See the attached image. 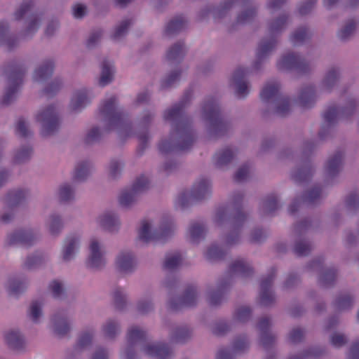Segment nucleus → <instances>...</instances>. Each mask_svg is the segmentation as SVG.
<instances>
[{"instance_id":"f257e3e1","label":"nucleus","mask_w":359,"mask_h":359,"mask_svg":"<svg viewBox=\"0 0 359 359\" xmlns=\"http://www.w3.org/2000/svg\"><path fill=\"white\" fill-rule=\"evenodd\" d=\"M191 99V92L187 91L182 100L164 113V119L172 121V130L168 140H162L158 149L162 154L184 151L193 145L195 137L189 118L184 109Z\"/></svg>"},{"instance_id":"f03ea898","label":"nucleus","mask_w":359,"mask_h":359,"mask_svg":"<svg viewBox=\"0 0 359 359\" xmlns=\"http://www.w3.org/2000/svg\"><path fill=\"white\" fill-rule=\"evenodd\" d=\"M243 196L238 192L232 196L231 201V210L229 212V207H222L217 210L216 222L219 224L223 221L226 220L231 226L237 229L240 228L246 219L245 215L241 209V202Z\"/></svg>"},{"instance_id":"7ed1b4c3","label":"nucleus","mask_w":359,"mask_h":359,"mask_svg":"<svg viewBox=\"0 0 359 359\" xmlns=\"http://www.w3.org/2000/svg\"><path fill=\"white\" fill-rule=\"evenodd\" d=\"M25 72V67L17 62H12L6 68L5 73L8 76V87L1 101L2 105H8L16 98L22 86Z\"/></svg>"},{"instance_id":"20e7f679","label":"nucleus","mask_w":359,"mask_h":359,"mask_svg":"<svg viewBox=\"0 0 359 359\" xmlns=\"http://www.w3.org/2000/svg\"><path fill=\"white\" fill-rule=\"evenodd\" d=\"M287 20L288 16L282 15L269 23V34L270 38L262 39L260 41L256 54L258 60H262L274 49L277 43L276 36L286 27Z\"/></svg>"},{"instance_id":"39448f33","label":"nucleus","mask_w":359,"mask_h":359,"mask_svg":"<svg viewBox=\"0 0 359 359\" xmlns=\"http://www.w3.org/2000/svg\"><path fill=\"white\" fill-rule=\"evenodd\" d=\"M202 112L203 118L210 124V130L217 135H222L229 128V123L222 118L217 101L210 97L205 100Z\"/></svg>"},{"instance_id":"423d86ee","label":"nucleus","mask_w":359,"mask_h":359,"mask_svg":"<svg viewBox=\"0 0 359 359\" xmlns=\"http://www.w3.org/2000/svg\"><path fill=\"white\" fill-rule=\"evenodd\" d=\"M279 90L280 83L278 81L268 82L260 93V98L266 103L275 102L276 113L280 116H285L290 111V99L281 95Z\"/></svg>"},{"instance_id":"0eeeda50","label":"nucleus","mask_w":359,"mask_h":359,"mask_svg":"<svg viewBox=\"0 0 359 359\" xmlns=\"http://www.w3.org/2000/svg\"><path fill=\"white\" fill-rule=\"evenodd\" d=\"M173 231V223L170 219L163 220L160 228L153 232L150 231L149 223L144 219L142 221L141 227L138 231V238L144 243L164 242L172 234Z\"/></svg>"},{"instance_id":"6e6552de","label":"nucleus","mask_w":359,"mask_h":359,"mask_svg":"<svg viewBox=\"0 0 359 359\" xmlns=\"http://www.w3.org/2000/svg\"><path fill=\"white\" fill-rule=\"evenodd\" d=\"M116 102V97L111 96L105 100L99 108L100 114L107 123L108 130L126 126V116L121 110L117 109Z\"/></svg>"},{"instance_id":"1a4fd4ad","label":"nucleus","mask_w":359,"mask_h":359,"mask_svg":"<svg viewBox=\"0 0 359 359\" xmlns=\"http://www.w3.org/2000/svg\"><path fill=\"white\" fill-rule=\"evenodd\" d=\"M211 187L207 178H201L193 186L191 192L183 191L176 198V205L184 208L194 201L205 199L210 196Z\"/></svg>"},{"instance_id":"9d476101","label":"nucleus","mask_w":359,"mask_h":359,"mask_svg":"<svg viewBox=\"0 0 359 359\" xmlns=\"http://www.w3.org/2000/svg\"><path fill=\"white\" fill-rule=\"evenodd\" d=\"M36 121L42 125L41 135L48 136L56 132L60 126V120L53 105L41 109L36 116Z\"/></svg>"},{"instance_id":"9b49d317","label":"nucleus","mask_w":359,"mask_h":359,"mask_svg":"<svg viewBox=\"0 0 359 359\" xmlns=\"http://www.w3.org/2000/svg\"><path fill=\"white\" fill-rule=\"evenodd\" d=\"M149 182L143 175L140 176L133 183L131 189L123 190L118 198L119 203L123 207H128L136 200L139 194L149 188Z\"/></svg>"},{"instance_id":"f8f14e48","label":"nucleus","mask_w":359,"mask_h":359,"mask_svg":"<svg viewBox=\"0 0 359 359\" xmlns=\"http://www.w3.org/2000/svg\"><path fill=\"white\" fill-rule=\"evenodd\" d=\"M277 67L280 70H295L299 74H304L309 71V65L299 55L288 53L280 57L277 62Z\"/></svg>"},{"instance_id":"ddd939ff","label":"nucleus","mask_w":359,"mask_h":359,"mask_svg":"<svg viewBox=\"0 0 359 359\" xmlns=\"http://www.w3.org/2000/svg\"><path fill=\"white\" fill-rule=\"evenodd\" d=\"M27 196V192L25 190L18 189L9 191L3 198V201L6 208L11 212L4 214L1 220L4 223H8L13 217V211L16 207L22 204Z\"/></svg>"},{"instance_id":"4468645a","label":"nucleus","mask_w":359,"mask_h":359,"mask_svg":"<svg viewBox=\"0 0 359 359\" xmlns=\"http://www.w3.org/2000/svg\"><path fill=\"white\" fill-rule=\"evenodd\" d=\"M236 4H242L244 8V11L237 17V24L243 25L251 22L256 15L257 11L249 7V0H226L221 4L219 12L230 9Z\"/></svg>"},{"instance_id":"2eb2a0df","label":"nucleus","mask_w":359,"mask_h":359,"mask_svg":"<svg viewBox=\"0 0 359 359\" xmlns=\"http://www.w3.org/2000/svg\"><path fill=\"white\" fill-rule=\"evenodd\" d=\"M196 299L197 293L195 287L189 285L182 297L170 299L169 309L172 311H177L184 307H190L196 305Z\"/></svg>"},{"instance_id":"dca6fc26","label":"nucleus","mask_w":359,"mask_h":359,"mask_svg":"<svg viewBox=\"0 0 359 359\" xmlns=\"http://www.w3.org/2000/svg\"><path fill=\"white\" fill-rule=\"evenodd\" d=\"M276 272V270L272 269L268 276L261 280L259 302L262 306H271L275 301V297L273 292L271 290V287L275 278Z\"/></svg>"},{"instance_id":"f3484780","label":"nucleus","mask_w":359,"mask_h":359,"mask_svg":"<svg viewBox=\"0 0 359 359\" xmlns=\"http://www.w3.org/2000/svg\"><path fill=\"white\" fill-rule=\"evenodd\" d=\"M147 338L146 332L138 327H132L127 334L128 347L124 351L125 359H135V354L133 346L137 343L144 341Z\"/></svg>"},{"instance_id":"a211bd4d","label":"nucleus","mask_w":359,"mask_h":359,"mask_svg":"<svg viewBox=\"0 0 359 359\" xmlns=\"http://www.w3.org/2000/svg\"><path fill=\"white\" fill-rule=\"evenodd\" d=\"M323 262L321 258L315 259L310 263L309 267L321 271L319 283L323 287H328L334 284L337 278V271L334 269L322 270Z\"/></svg>"},{"instance_id":"6ab92c4d","label":"nucleus","mask_w":359,"mask_h":359,"mask_svg":"<svg viewBox=\"0 0 359 359\" xmlns=\"http://www.w3.org/2000/svg\"><path fill=\"white\" fill-rule=\"evenodd\" d=\"M356 107V103L355 100H352L349 102L348 105L346 107L339 109L336 106H330L323 114V120L325 123L330 126L334 123L339 115L348 116L353 113Z\"/></svg>"},{"instance_id":"aec40b11","label":"nucleus","mask_w":359,"mask_h":359,"mask_svg":"<svg viewBox=\"0 0 359 359\" xmlns=\"http://www.w3.org/2000/svg\"><path fill=\"white\" fill-rule=\"evenodd\" d=\"M87 266L90 269H99L105 264L103 253L100 246L95 239H93L90 244V255L86 262Z\"/></svg>"},{"instance_id":"412c9836","label":"nucleus","mask_w":359,"mask_h":359,"mask_svg":"<svg viewBox=\"0 0 359 359\" xmlns=\"http://www.w3.org/2000/svg\"><path fill=\"white\" fill-rule=\"evenodd\" d=\"M248 73V69L238 67L233 74L232 81L236 85V95L239 98L245 97L249 93L248 84L244 80Z\"/></svg>"},{"instance_id":"4be33fe9","label":"nucleus","mask_w":359,"mask_h":359,"mask_svg":"<svg viewBox=\"0 0 359 359\" xmlns=\"http://www.w3.org/2000/svg\"><path fill=\"white\" fill-rule=\"evenodd\" d=\"M144 353L156 359H171L172 351L165 344L156 343L147 345L144 348Z\"/></svg>"},{"instance_id":"5701e85b","label":"nucleus","mask_w":359,"mask_h":359,"mask_svg":"<svg viewBox=\"0 0 359 359\" xmlns=\"http://www.w3.org/2000/svg\"><path fill=\"white\" fill-rule=\"evenodd\" d=\"M35 241L33 233L30 231L20 230L15 231L8 236L7 242L9 245L20 244L25 247L32 245Z\"/></svg>"},{"instance_id":"b1692460","label":"nucleus","mask_w":359,"mask_h":359,"mask_svg":"<svg viewBox=\"0 0 359 359\" xmlns=\"http://www.w3.org/2000/svg\"><path fill=\"white\" fill-rule=\"evenodd\" d=\"M270 326V319L268 317H263L259 320L258 328L261 332V341L264 348H268L275 342V337L269 332Z\"/></svg>"},{"instance_id":"393cba45","label":"nucleus","mask_w":359,"mask_h":359,"mask_svg":"<svg viewBox=\"0 0 359 359\" xmlns=\"http://www.w3.org/2000/svg\"><path fill=\"white\" fill-rule=\"evenodd\" d=\"M252 273V268L243 259L235 260L229 266V273L231 276H238L245 278L250 276Z\"/></svg>"},{"instance_id":"a878e982","label":"nucleus","mask_w":359,"mask_h":359,"mask_svg":"<svg viewBox=\"0 0 359 359\" xmlns=\"http://www.w3.org/2000/svg\"><path fill=\"white\" fill-rule=\"evenodd\" d=\"M118 269L121 273H130L136 266V261L130 252H121L116 262Z\"/></svg>"},{"instance_id":"bb28decb","label":"nucleus","mask_w":359,"mask_h":359,"mask_svg":"<svg viewBox=\"0 0 359 359\" xmlns=\"http://www.w3.org/2000/svg\"><path fill=\"white\" fill-rule=\"evenodd\" d=\"M344 152L337 151L331 156L326 164L325 172L327 175L332 177L339 173L341 168Z\"/></svg>"},{"instance_id":"cd10ccee","label":"nucleus","mask_w":359,"mask_h":359,"mask_svg":"<svg viewBox=\"0 0 359 359\" xmlns=\"http://www.w3.org/2000/svg\"><path fill=\"white\" fill-rule=\"evenodd\" d=\"M53 69L54 62L50 60H46L35 69L33 79L35 81H44L53 74Z\"/></svg>"},{"instance_id":"c85d7f7f","label":"nucleus","mask_w":359,"mask_h":359,"mask_svg":"<svg viewBox=\"0 0 359 359\" xmlns=\"http://www.w3.org/2000/svg\"><path fill=\"white\" fill-rule=\"evenodd\" d=\"M230 284V279L228 278L224 282H221L217 290H210L208 292V303L212 306L219 305L224 299V294L227 290L228 285Z\"/></svg>"},{"instance_id":"c756f323","label":"nucleus","mask_w":359,"mask_h":359,"mask_svg":"<svg viewBox=\"0 0 359 359\" xmlns=\"http://www.w3.org/2000/svg\"><path fill=\"white\" fill-rule=\"evenodd\" d=\"M90 102L88 96V91L86 89L76 92L70 102V108L72 111H76L84 108Z\"/></svg>"},{"instance_id":"7c9ffc66","label":"nucleus","mask_w":359,"mask_h":359,"mask_svg":"<svg viewBox=\"0 0 359 359\" xmlns=\"http://www.w3.org/2000/svg\"><path fill=\"white\" fill-rule=\"evenodd\" d=\"M52 321L54 324V332L57 335L62 337L69 331L70 327L63 313L55 314Z\"/></svg>"},{"instance_id":"2f4dec72","label":"nucleus","mask_w":359,"mask_h":359,"mask_svg":"<svg viewBox=\"0 0 359 359\" xmlns=\"http://www.w3.org/2000/svg\"><path fill=\"white\" fill-rule=\"evenodd\" d=\"M316 101V94L313 86H307L302 89L298 98V103L302 108H310Z\"/></svg>"},{"instance_id":"473e14b6","label":"nucleus","mask_w":359,"mask_h":359,"mask_svg":"<svg viewBox=\"0 0 359 359\" xmlns=\"http://www.w3.org/2000/svg\"><path fill=\"white\" fill-rule=\"evenodd\" d=\"M5 340L8 346L13 350H21L24 347L23 337L18 330H11L5 334Z\"/></svg>"},{"instance_id":"72a5a7b5","label":"nucleus","mask_w":359,"mask_h":359,"mask_svg":"<svg viewBox=\"0 0 359 359\" xmlns=\"http://www.w3.org/2000/svg\"><path fill=\"white\" fill-rule=\"evenodd\" d=\"M78 242L79 238L74 235L67 237L62 250V258L65 261H69L73 257Z\"/></svg>"},{"instance_id":"f704fd0d","label":"nucleus","mask_w":359,"mask_h":359,"mask_svg":"<svg viewBox=\"0 0 359 359\" xmlns=\"http://www.w3.org/2000/svg\"><path fill=\"white\" fill-rule=\"evenodd\" d=\"M235 155L234 151L231 148H225L217 152L214 156V162L217 168H222L231 161Z\"/></svg>"},{"instance_id":"c9c22d12","label":"nucleus","mask_w":359,"mask_h":359,"mask_svg":"<svg viewBox=\"0 0 359 359\" xmlns=\"http://www.w3.org/2000/svg\"><path fill=\"white\" fill-rule=\"evenodd\" d=\"M185 55V47L184 43L178 42L171 46L166 53L168 61L180 62Z\"/></svg>"},{"instance_id":"e433bc0d","label":"nucleus","mask_w":359,"mask_h":359,"mask_svg":"<svg viewBox=\"0 0 359 359\" xmlns=\"http://www.w3.org/2000/svg\"><path fill=\"white\" fill-rule=\"evenodd\" d=\"M206 229L202 222H192L189 229L190 240L192 243H196L204 238Z\"/></svg>"},{"instance_id":"4c0bfd02","label":"nucleus","mask_w":359,"mask_h":359,"mask_svg":"<svg viewBox=\"0 0 359 359\" xmlns=\"http://www.w3.org/2000/svg\"><path fill=\"white\" fill-rule=\"evenodd\" d=\"M100 226L109 231H116L119 222L115 215L112 212H107L100 217Z\"/></svg>"},{"instance_id":"58836bf2","label":"nucleus","mask_w":359,"mask_h":359,"mask_svg":"<svg viewBox=\"0 0 359 359\" xmlns=\"http://www.w3.org/2000/svg\"><path fill=\"white\" fill-rule=\"evenodd\" d=\"M185 25L186 20L184 18L182 15L177 16L168 23L165 29V34L167 36L175 34L183 29Z\"/></svg>"},{"instance_id":"ea45409f","label":"nucleus","mask_w":359,"mask_h":359,"mask_svg":"<svg viewBox=\"0 0 359 359\" xmlns=\"http://www.w3.org/2000/svg\"><path fill=\"white\" fill-rule=\"evenodd\" d=\"M313 170L311 166L304 165L295 170L292 175V179L297 183L306 182L312 177Z\"/></svg>"},{"instance_id":"a19ab883","label":"nucleus","mask_w":359,"mask_h":359,"mask_svg":"<svg viewBox=\"0 0 359 359\" xmlns=\"http://www.w3.org/2000/svg\"><path fill=\"white\" fill-rule=\"evenodd\" d=\"M113 67L109 61L105 60L102 62L101 76L99 83L101 86H105L109 83L113 79Z\"/></svg>"},{"instance_id":"79ce46f5","label":"nucleus","mask_w":359,"mask_h":359,"mask_svg":"<svg viewBox=\"0 0 359 359\" xmlns=\"http://www.w3.org/2000/svg\"><path fill=\"white\" fill-rule=\"evenodd\" d=\"M90 165L88 161L79 163L74 170L73 180L75 182H81L86 179L90 174Z\"/></svg>"},{"instance_id":"37998d69","label":"nucleus","mask_w":359,"mask_h":359,"mask_svg":"<svg viewBox=\"0 0 359 359\" xmlns=\"http://www.w3.org/2000/svg\"><path fill=\"white\" fill-rule=\"evenodd\" d=\"M262 208L265 215H271L275 212L278 208L276 195L273 194L266 196L262 201Z\"/></svg>"},{"instance_id":"c03bdc74","label":"nucleus","mask_w":359,"mask_h":359,"mask_svg":"<svg viewBox=\"0 0 359 359\" xmlns=\"http://www.w3.org/2000/svg\"><path fill=\"white\" fill-rule=\"evenodd\" d=\"M309 29L304 27H299L290 36V40L294 45H300L310 38Z\"/></svg>"},{"instance_id":"a18cd8bd","label":"nucleus","mask_w":359,"mask_h":359,"mask_svg":"<svg viewBox=\"0 0 359 359\" xmlns=\"http://www.w3.org/2000/svg\"><path fill=\"white\" fill-rule=\"evenodd\" d=\"M182 261V255L179 252L166 255L163 267L168 270H172L180 266Z\"/></svg>"},{"instance_id":"49530a36","label":"nucleus","mask_w":359,"mask_h":359,"mask_svg":"<svg viewBox=\"0 0 359 359\" xmlns=\"http://www.w3.org/2000/svg\"><path fill=\"white\" fill-rule=\"evenodd\" d=\"M339 71L335 68L330 69L323 81V87L325 90H330L337 83L339 78Z\"/></svg>"},{"instance_id":"de8ad7c7","label":"nucleus","mask_w":359,"mask_h":359,"mask_svg":"<svg viewBox=\"0 0 359 359\" xmlns=\"http://www.w3.org/2000/svg\"><path fill=\"white\" fill-rule=\"evenodd\" d=\"M321 194L322 191L320 187H314L304 195L302 201L307 205H313L318 201Z\"/></svg>"},{"instance_id":"09e8293b","label":"nucleus","mask_w":359,"mask_h":359,"mask_svg":"<svg viewBox=\"0 0 359 359\" xmlns=\"http://www.w3.org/2000/svg\"><path fill=\"white\" fill-rule=\"evenodd\" d=\"M26 288L25 282L10 279L8 281V292L10 295L18 296L22 293Z\"/></svg>"},{"instance_id":"8fccbe9b","label":"nucleus","mask_w":359,"mask_h":359,"mask_svg":"<svg viewBox=\"0 0 359 359\" xmlns=\"http://www.w3.org/2000/svg\"><path fill=\"white\" fill-rule=\"evenodd\" d=\"M357 24V22L353 19L348 20L345 26L339 31V38L341 40H346L348 39V37L351 36L355 30Z\"/></svg>"},{"instance_id":"3c124183","label":"nucleus","mask_w":359,"mask_h":359,"mask_svg":"<svg viewBox=\"0 0 359 359\" xmlns=\"http://www.w3.org/2000/svg\"><path fill=\"white\" fill-rule=\"evenodd\" d=\"M8 31V25L5 22H0V40H4L5 43L9 50L12 49L15 43L16 39L11 36H6Z\"/></svg>"},{"instance_id":"603ef678","label":"nucleus","mask_w":359,"mask_h":359,"mask_svg":"<svg viewBox=\"0 0 359 359\" xmlns=\"http://www.w3.org/2000/svg\"><path fill=\"white\" fill-rule=\"evenodd\" d=\"M225 252L224 250L217 245L210 246L205 252V257L210 261H214L223 259Z\"/></svg>"},{"instance_id":"864d4df0","label":"nucleus","mask_w":359,"mask_h":359,"mask_svg":"<svg viewBox=\"0 0 359 359\" xmlns=\"http://www.w3.org/2000/svg\"><path fill=\"white\" fill-rule=\"evenodd\" d=\"M191 336V332L187 327H177L173 334L172 335L171 338L172 340L177 342V343H182L184 342L187 339L190 337Z\"/></svg>"},{"instance_id":"5fc2aeb1","label":"nucleus","mask_w":359,"mask_h":359,"mask_svg":"<svg viewBox=\"0 0 359 359\" xmlns=\"http://www.w3.org/2000/svg\"><path fill=\"white\" fill-rule=\"evenodd\" d=\"M40 18L36 14L29 15V25L24 34L25 36L33 35L39 29Z\"/></svg>"},{"instance_id":"6e6d98bb","label":"nucleus","mask_w":359,"mask_h":359,"mask_svg":"<svg viewBox=\"0 0 359 359\" xmlns=\"http://www.w3.org/2000/svg\"><path fill=\"white\" fill-rule=\"evenodd\" d=\"M353 303V298L349 294L340 295L334 302L336 309L344 310L349 309Z\"/></svg>"},{"instance_id":"4d7b16f0","label":"nucleus","mask_w":359,"mask_h":359,"mask_svg":"<svg viewBox=\"0 0 359 359\" xmlns=\"http://www.w3.org/2000/svg\"><path fill=\"white\" fill-rule=\"evenodd\" d=\"M311 244L305 241H300L296 243L294 252L297 256H306L311 251Z\"/></svg>"},{"instance_id":"13d9d810","label":"nucleus","mask_w":359,"mask_h":359,"mask_svg":"<svg viewBox=\"0 0 359 359\" xmlns=\"http://www.w3.org/2000/svg\"><path fill=\"white\" fill-rule=\"evenodd\" d=\"M131 24V20H125L122 21L121 23L115 29L113 34L111 35V38L116 40L123 36L126 34Z\"/></svg>"},{"instance_id":"bf43d9fd","label":"nucleus","mask_w":359,"mask_h":359,"mask_svg":"<svg viewBox=\"0 0 359 359\" xmlns=\"http://www.w3.org/2000/svg\"><path fill=\"white\" fill-rule=\"evenodd\" d=\"M252 311L248 306L238 307L234 313V318L239 322H245L251 316Z\"/></svg>"},{"instance_id":"052dcab7","label":"nucleus","mask_w":359,"mask_h":359,"mask_svg":"<svg viewBox=\"0 0 359 359\" xmlns=\"http://www.w3.org/2000/svg\"><path fill=\"white\" fill-rule=\"evenodd\" d=\"M103 332L105 337L109 339L114 338L118 331V325L114 320H109L103 327Z\"/></svg>"},{"instance_id":"680f3d73","label":"nucleus","mask_w":359,"mask_h":359,"mask_svg":"<svg viewBox=\"0 0 359 359\" xmlns=\"http://www.w3.org/2000/svg\"><path fill=\"white\" fill-rule=\"evenodd\" d=\"M61 86V81L57 79H55L48 84V86L43 90V93L44 95L47 97H52L59 91Z\"/></svg>"},{"instance_id":"e2e57ef3","label":"nucleus","mask_w":359,"mask_h":359,"mask_svg":"<svg viewBox=\"0 0 359 359\" xmlns=\"http://www.w3.org/2000/svg\"><path fill=\"white\" fill-rule=\"evenodd\" d=\"M32 8L33 2L32 1L24 2L14 14L15 20H19L23 18L31 12Z\"/></svg>"},{"instance_id":"0e129e2a","label":"nucleus","mask_w":359,"mask_h":359,"mask_svg":"<svg viewBox=\"0 0 359 359\" xmlns=\"http://www.w3.org/2000/svg\"><path fill=\"white\" fill-rule=\"evenodd\" d=\"M59 197L62 202H68L74 198V191L69 185L61 186L59 190Z\"/></svg>"},{"instance_id":"69168bd1","label":"nucleus","mask_w":359,"mask_h":359,"mask_svg":"<svg viewBox=\"0 0 359 359\" xmlns=\"http://www.w3.org/2000/svg\"><path fill=\"white\" fill-rule=\"evenodd\" d=\"M62 228L61 219L57 215H51L50 218L49 231L52 235L57 234Z\"/></svg>"},{"instance_id":"338daca9","label":"nucleus","mask_w":359,"mask_h":359,"mask_svg":"<svg viewBox=\"0 0 359 359\" xmlns=\"http://www.w3.org/2000/svg\"><path fill=\"white\" fill-rule=\"evenodd\" d=\"M41 303L34 301L32 303L29 315L34 322H37L41 315Z\"/></svg>"},{"instance_id":"774afa93","label":"nucleus","mask_w":359,"mask_h":359,"mask_svg":"<svg viewBox=\"0 0 359 359\" xmlns=\"http://www.w3.org/2000/svg\"><path fill=\"white\" fill-rule=\"evenodd\" d=\"M322 349L318 348H313L305 351L304 353L300 354L299 355L292 356L289 359H304L305 358H316L319 357L322 354Z\"/></svg>"}]
</instances>
